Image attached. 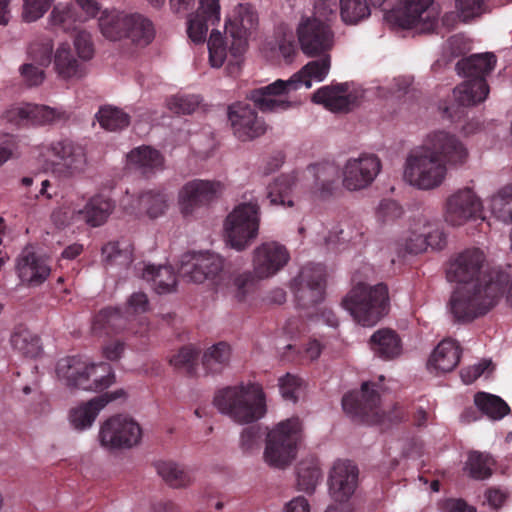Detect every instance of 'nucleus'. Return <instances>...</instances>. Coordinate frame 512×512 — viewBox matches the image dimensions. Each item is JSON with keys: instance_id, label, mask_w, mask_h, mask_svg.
<instances>
[{"instance_id": "nucleus-54", "label": "nucleus", "mask_w": 512, "mask_h": 512, "mask_svg": "<svg viewBox=\"0 0 512 512\" xmlns=\"http://www.w3.org/2000/svg\"><path fill=\"white\" fill-rule=\"evenodd\" d=\"M209 62L212 67L219 68L227 57L224 37L219 31L212 30L208 40Z\"/></svg>"}, {"instance_id": "nucleus-48", "label": "nucleus", "mask_w": 512, "mask_h": 512, "mask_svg": "<svg viewBox=\"0 0 512 512\" xmlns=\"http://www.w3.org/2000/svg\"><path fill=\"white\" fill-rule=\"evenodd\" d=\"M321 478V470L314 459L302 461L297 467V482L300 490L311 493Z\"/></svg>"}, {"instance_id": "nucleus-36", "label": "nucleus", "mask_w": 512, "mask_h": 512, "mask_svg": "<svg viewBox=\"0 0 512 512\" xmlns=\"http://www.w3.org/2000/svg\"><path fill=\"white\" fill-rule=\"evenodd\" d=\"M127 160L131 166L139 169L144 175L160 168L163 164V156L161 153L150 146L134 148L127 155Z\"/></svg>"}, {"instance_id": "nucleus-2", "label": "nucleus", "mask_w": 512, "mask_h": 512, "mask_svg": "<svg viewBox=\"0 0 512 512\" xmlns=\"http://www.w3.org/2000/svg\"><path fill=\"white\" fill-rule=\"evenodd\" d=\"M301 430L302 425L298 417L281 421L269 432L260 425H251L241 432L240 448L244 454L252 455L260 450L263 437L266 435L264 461L270 467L284 469L296 457Z\"/></svg>"}, {"instance_id": "nucleus-41", "label": "nucleus", "mask_w": 512, "mask_h": 512, "mask_svg": "<svg viewBox=\"0 0 512 512\" xmlns=\"http://www.w3.org/2000/svg\"><path fill=\"white\" fill-rule=\"evenodd\" d=\"M230 357V345L226 342H218L205 351L202 365L207 373L218 374L228 365Z\"/></svg>"}, {"instance_id": "nucleus-38", "label": "nucleus", "mask_w": 512, "mask_h": 512, "mask_svg": "<svg viewBox=\"0 0 512 512\" xmlns=\"http://www.w3.org/2000/svg\"><path fill=\"white\" fill-rule=\"evenodd\" d=\"M143 279L151 281L158 294L169 293L176 286V275L171 266L147 265L142 274Z\"/></svg>"}, {"instance_id": "nucleus-42", "label": "nucleus", "mask_w": 512, "mask_h": 512, "mask_svg": "<svg viewBox=\"0 0 512 512\" xmlns=\"http://www.w3.org/2000/svg\"><path fill=\"white\" fill-rule=\"evenodd\" d=\"M127 19L124 12L105 10L98 21L102 35L112 41L122 39Z\"/></svg>"}, {"instance_id": "nucleus-8", "label": "nucleus", "mask_w": 512, "mask_h": 512, "mask_svg": "<svg viewBox=\"0 0 512 512\" xmlns=\"http://www.w3.org/2000/svg\"><path fill=\"white\" fill-rule=\"evenodd\" d=\"M260 207L250 200L235 206L225 220L227 242L238 251L244 250L258 235Z\"/></svg>"}, {"instance_id": "nucleus-43", "label": "nucleus", "mask_w": 512, "mask_h": 512, "mask_svg": "<svg viewBox=\"0 0 512 512\" xmlns=\"http://www.w3.org/2000/svg\"><path fill=\"white\" fill-rule=\"evenodd\" d=\"M293 184V178L288 175H281L273 183L269 184L266 198L269 200L270 205L292 207L294 202L291 200L290 195Z\"/></svg>"}, {"instance_id": "nucleus-63", "label": "nucleus", "mask_w": 512, "mask_h": 512, "mask_svg": "<svg viewBox=\"0 0 512 512\" xmlns=\"http://www.w3.org/2000/svg\"><path fill=\"white\" fill-rule=\"evenodd\" d=\"M74 45L77 50L78 56L83 60H89L92 58L94 54L93 43L91 40V35L82 30L76 31Z\"/></svg>"}, {"instance_id": "nucleus-31", "label": "nucleus", "mask_w": 512, "mask_h": 512, "mask_svg": "<svg viewBox=\"0 0 512 512\" xmlns=\"http://www.w3.org/2000/svg\"><path fill=\"white\" fill-rule=\"evenodd\" d=\"M308 170L314 175L312 193L321 199L330 197L336 189L337 167L333 163H318L310 165Z\"/></svg>"}, {"instance_id": "nucleus-56", "label": "nucleus", "mask_w": 512, "mask_h": 512, "mask_svg": "<svg viewBox=\"0 0 512 512\" xmlns=\"http://www.w3.org/2000/svg\"><path fill=\"white\" fill-rule=\"evenodd\" d=\"M340 2L337 0H315L313 4V14L311 16L304 15L306 18H315L317 21H325L331 25L336 19Z\"/></svg>"}, {"instance_id": "nucleus-4", "label": "nucleus", "mask_w": 512, "mask_h": 512, "mask_svg": "<svg viewBox=\"0 0 512 512\" xmlns=\"http://www.w3.org/2000/svg\"><path fill=\"white\" fill-rule=\"evenodd\" d=\"M309 61L288 80L278 79L273 83L250 91L252 100L262 112H283L293 107V102L287 99L290 91H296L302 86L311 88L312 81L322 82L331 68V57L326 53Z\"/></svg>"}, {"instance_id": "nucleus-23", "label": "nucleus", "mask_w": 512, "mask_h": 512, "mask_svg": "<svg viewBox=\"0 0 512 512\" xmlns=\"http://www.w3.org/2000/svg\"><path fill=\"white\" fill-rule=\"evenodd\" d=\"M289 258V252L283 245L263 243L254 251V273L259 279L273 276L288 263Z\"/></svg>"}, {"instance_id": "nucleus-13", "label": "nucleus", "mask_w": 512, "mask_h": 512, "mask_svg": "<svg viewBox=\"0 0 512 512\" xmlns=\"http://www.w3.org/2000/svg\"><path fill=\"white\" fill-rule=\"evenodd\" d=\"M47 150L59 160L53 167V172L58 176L71 178L85 172L87 155L81 144L65 138L51 142Z\"/></svg>"}, {"instance_id": "nucleus-34", "label": "nucleus", "mask_w": 512, "mask_h": 512, "mask_svg": "<svg viewBox=\"0 0 512 512\" xmlns=\"http://www.w3.org/2000/svg\"><path fill=\"white\" fill-rule=\"evenodd\" d=\"M155 30L152 22L140 14H128L123 38L130 39L133 43L146 46L154 39Z\"/></svg>"}, {"instance_id": "nucleus-32", "label": "nucleus", "mask_w": 512, "mask_h": 512, "mask_svg": "<svg viewBox=\"0 0 512 512\" xmlns=\"http://www.w3.org/2000/svg\"><path fill=\"white\" fill-rule=\"evenodd\" d=\"M370 346L375 355L384 360L394 359L402 351L400 337L394 330L388 328L374 332L370 338Z\"/></svg>"}, {"instance_id": "nucleus-29", "label": "nucleus", "mask_w": 512, "mask_h": 512, "mask_svg": "<svg viewBox=\"0 0 512 512\" xmlns=\"http://www.w3.org/2000/svg\"><path fill=\"white\" fill-rule=\"evenodd\" d=\"M87 364L81 356H68L58 361L56 373L68 387L84 390L87 381Z\"/></svg>"}, {"instance_id": "nucleus-40", "label": "nucleus", "mask_w": 512, "mask_h": 512, "mask_svg": "<svg viewBox=\"0 0 512 512\" xmlns=\"http://www.w3.org/2000/svg\"><path fill=\"white\" fill-rule=\"evenodd\" d=\"M474 403L481 414L491 420H501L510 413V407L502 398L487 392H477Z\"/></svg>"}, {"instance_id": "nucleus-39", "label": "nucleus", "mask_w": 512, "mask_h": 512, "mask_svg": "<svg viewBox=\"0 0 512 512\" xmlns=\"http://www.w3.org/2000/svg\"><path fill=\"white\" fill-rule=\"evenodd\" d=\"M54 66L58 75L63 79L81 77L82 75L81 64L67 43H62L57 48L54 56Z\"/></svg>"}, {"instance_id": "nucleus-51", "label": "nucleus", "mask_w": 512, "mask_h": 512, "mask_svg": "<svg viewBox=\"0 0 512 512\" xmlns=\"http://www.w3.org/2000/svg\"><path fill=\"white\" fill-rule=\"evenodd\" d=\"M198 358L199 351L197 349L192 346H184L170 358V364L189 376H193L196 372Z\"/></svg>"}, {"instance_id": "nucleus-37", "label": "nucleus", "mask_w": 512, "mask_h": 512, "mask_svg": "<svg viewBox=\"0 0 512 512\" xmlns=\"http://www.w3.org/2000/svg\"><path fill=\"white\" fill-rule=\"evenodd\" d=\"M10 342L14 350L24 357L36 358L42 352L40 337L23 326L14 330Z\"/></svg>"}, {"instance_id": "nucleus-15", "label": "nucleus", "mask_w": 512, "mask_h": 512, "mask_svg": "<svg viewBox=\"0 0 512 512\" xmlns=\"http://www.w3.org/2000/svg\"><path fill=\"white\" fill-rule=\"evenodd\" d=\"M296 33L303 53L308 56L321 55L333 47L334 32L325 21L302 16Z\"/></svg>"}, {"instance_id": "nucleus-60", "label": "nucleus", "mask_w": 512, "mask_h": 512, "mask_svg": "<svg viewBox=\"0 0 512 512\" xmlns=\"http://www.w3.org/2000/svg\"><path fill=\"white\" fill-rule=\"evenodd\" d=\"M301 385L302 380L290 373L279 379V389L282 397L292 402L297 401Z\"/></svg>"}, {"instance_id": "nucleus-35", "label": "nucleus", "mask_w": 512, "mask_h": 512, "mask_svg": "<svg viewBox=\"0 0 512 512\" xmlns=\"http://www.w3.org/2000/svg\"><path fill=\"white\" fill-rule=\"evenodd\" d=\"M87 381L84 384L85 391L100 392L110 387L115 382V374L109 363L87 364Z\"/></svg>"}, {"instance_id": "nucleus-57", "label": "nucleus", "mask_w": 512, "mask_h": 512, "mask_svg": "<svg viewBox=\"0 0 512 512\" xmlns=\"http://www.w3.org/2000/svg\"><path fill=\"white\" fill-rule=\"evenodd\" d=\"M200 104L197 95H177L169 99L168 107L176 114H191Z\"/></svg>"}, {"instance_id": "nucleus-7", "label": "nucleus", "mask_w": 512, "mask_h": 512, "mask_svg": "<svg viewBox=\"0 0 512 512\" xmlns=\"http://www.w3.org/2000/svg\"><path fill=\"white\" fill-rule=\"evenodd\" d=\"M447 167L422 146L412 149L405 161L403 178L420 190H432L445 180Z\"/></svg>"}, {"instance_id": "nucleus-30", "label": "nucleus", "mask_w": 512, "mask_h": 512, "mask_svg": "<svg viewBox=\"0 0 512 512\" xmlns=\"http://www.w3.org/2000/svg\"><path fill=\"white\" fill-rule=\"evenodd\" d=\"M461 349L453 339L442 340L434 349L428 360V367L439 372H450L459 363Z\"/></svg>"}, {"instance_id": "nucleus-33", "label": "nucleus", "mask_w": 512, "mask_h": 512, "mask_svg": "<svg viewBox=\"0 0 512 512\" xmlns=\"http://www.w3.org/2000/svg\"><path fill=\"white\" fill-rule=\"evenodd\" d=\"M346 90L343 84L324 86L313 94L312 101L317 104H323L333 112H347L352 101L350 96L345 95Z\"/></svg>"}, {"instance_id": "nucleus-18", "label": "nucleus", "mask_w": 512, "mask_h": 512, "mask_svg": "<svg viewBox=\"0 0 512 512\" xmlns=\"http://www.w3.org/2000/svg\"><path fill=\"white\" fill-rule=\"evenodd\" d=\"M382 168L379 157L363 153L349 158L343 167V186L349 191H358L370 186Z\"/></svg>"}, {"instance_id": "nucleus-17", "label": "nucleus", "mask_w": 512, "mask_h": 512, "mask_svg": "<svg viewBox=\"0 0 512 512\" xmlns=\"http://www.w3.org/2000/svg\"><path fill=\"white\" fill-rule=\"evenodd\" d=\"M228 122L233 135L246 142L262 136L267 129L265 121L258 116L256 109L247 102H235L228 106Z\"/></svg>"}, {"instance_id": "nucleus-21", "label": "nucleus", "mask_w": 512, "mask_h": 512, "mask_svg": "<svg viewBox=\"0 0 512 512\" xmlns=\"http://www.w3.org/2000/svg\"><path fill=\"white\" fill-rule=\"evenodd\" d=\"M483 205L471 188L456 191L446 200L445 220L453 226H460L482 214Z\"/></svg>"}, {"instance_id": "nucleus-45", "label": "nucleus", "mask_w": 512, "mask_h": 512, "mask_svg": "<svg viewBox=\"0 0 512 512\" xmlns=\"http://www.w3.org/2000/svg\"><path fill=\"white\" fill-rule=\"evenodd\" d=\"M492 214L504 223L512 222V184L501 188L489 202Z\"/></svg>"}, {"instance_id": "nucleus-58", "label": "nucleus", "mask_w": 512, "mask_h": 512, "mask_svg": "<svg viewBox=\"0 0 512 512\" xmlns=\"http://www.w3.org/2000/svg\"><path fill=\"white\" fill-rule=\"evenodd\" d=\"M52 52L53 43L49 39L34 42L29 47V54L32 60L41 67H46L51 63Z\"/></svg>"}, {"instance_id": "nucleus-22", "label": "nucleus", "mask_w": 512, "mask_h": 512, "mask_svg": "<svg viewBox=\"0 0 512 512\" xmlns=\"http://www.w3.org/2000/svg\"><path fill=\"white\" fill-rule=\"evenodd\" d=\"M3 119L15 126L46 125L66 118L63 111L45 105L23 104L7 109Z\"/></svg>"}, {"instance_id": "nucleus-55", "label": "nucleus", "mask_w": 512, "mask_h": 512, "mask_svg": "<svg viewBox=\"0 0 512 512\" xmlns=\"http://www.w3.org/2000/svg\"><path fill=\"white\" fill-rule=\"evenodd\" d=\"M455 7L459 18L464 22L478 18L488 11L486 0H455Z\"/></svg>"}, {"instance_id": "nucleus-10", "label": "nucleus", "mask_w": 512, "mask_h": 512, "mask_svg": "<svg viewBox=\"0 0 512 512\" xmlns=\"http://www.w3.org/2000/svg\"><path fill=\"white\" fill-rule=\"evenodd\" d=\"M98 437L101 446L104 448L125 449L139 443L142 430L133 419L123 415H115L103 422Z\"/></svg>"}, {"instance_id": "nucleus-9", "label": "nucleus", "mask_w": 512, "mask_h": 512, "mask_svg": "<svg viewBox=\"0 0 512 512\" xmlns=\"http://www.w3.org/2000/svg\"><path fill=\"white\" fill-rule=\"evenodd\" d=\"M398 2L399 0L390 1L389 9L384 11L388 21L404 29L430 31L435 28L437 14L432 7L433 0H402V7L394 9Z\"/></svg>"}, {"instance_id": "nucleus-16", "label": "nucleus", "mask_w": 512, "mask_h": 512, "mask_svg": "<svg viewBox=\"0 0 512 512\" xmlns=\"http://www.w3.org/2000/svg\"><path fill=\"white\" fill-rule=\"evenodd\" d=\"M257 26L258 14L250 3L239 4L226 22L225 33L232 38L229 52L236 60L246 51L248 36Z\"/></svg>"}, {"instance_id": "nucleus-52", "label": "nucleus", "mask_w": 512, "mask_h": 512, "mask_svg": "<svg viewBox=\"0 0 512 512\" xmlns=\"http://www.w3.org/2000/svg\"><path fill=\"white\" fill-rule=\"evenodd\" d=\"M340 14L344 22L357 23L370 15L366 0H340Z\"/></svg>"}, {"instance_id": "nucleus-19", "label": "nucleus", "mask_w": 512, "mask_h": 512, "mask_svg": "<svg viewBox=\"0 0 512 512\" xmlns=\"http://www.w3.org/2000/svg\"><path fill=\"white\" fill-rule=\"evenodd\" d=\"M225 190V184L217 180L195 179L187 182L179 194V203L183 215H192L197 208L206 206L219 198Z\"/></svg>"}, {"instance_id": "nucleus-44", "label": "nucleus", "mask_w": 512, "mask_h": 512, "mask_svg": "<svg viewBox=\"0 0 512 512\" xmlns=\"http://www.w3.org/2000/svg\"><path fill=\"white\" fill-rule=\"evenodd\" d=\"M155 467L162 479L173 488L185 487L192 480L190 473L175 462L159 461Z\"/></svg>"}, {"instance_id": "nucleus-53", "label": "nucleus", "mask_w": 512, "mask_h": 512, "mask_svg": "<svg viewBox=\"0 0 512 512\" xmlns=\"http://www.w3.org/2000/svg\"><path fill=\"white\" fill-rule=\"evenodd\" d=\"M493 464L494 461L489 455L477 451L469 454L467 462L470 476L479 480L492 475Z\"/></svg>"}, {"instance_id": "nucleus-5", "label": "nucleus", "mask_w": 512, "mask_h": 512, "mask_svg": "<svg viewBox=\"0 0 512 512\" xmlns=\"http://www.w3.org/2000/svg\"><path fill=\"white\" fill-rule=\"evenodd\" d=\"M213 403L221 413L240 424L257 421L266 413L264 392L255 383L220 389Z\"/></svg>"}, {"instance_id": "nucleus-61", "label": "nucleus", "mask_w": 512, "mask_h": 512, "mask_svg": "<svg viewBox=\"0 0 512 512\" xmlns=\"http://www.w3.org/2000/svg\"><path fill=\"white\" fill-rule=\"evenodd\" d=\"M23 18L33 22L41 18L50 8L53 0H23Z\"/></svg>"}, {"instance_id": "nucleus-12", "label": "nucleus", "mask_w": 512, "mask_h": 512, "mask_svg": "<svg viewBox=\"0 0 512 512\" xmlns=\"http://www.w3.org/2000/svg\"><path fill=\"white\" fill-rule=\"evenodd\" d=\"M372 386H375L372 384ZM380 395L370 382H364L359 391H351L342 398L343 410L355 421L376 423L381 419Z\"/></svg>"}, {"instance_id": "nucleus-1", "label": "nucleus", "mask_w": 512, "mask_h": 512, "mask_svg": "<svg viewBox=\"0 0 512 512\" xmlns=\"http://www.w3.org/2000/svg\"><path fill=\"white\" fill-rule=\"evenodd\" d=\"M485 260L483 251L471 248L449 263L447 278L462 284L449 301L450 312L458 322H470L486 314L504 296L509 275L500 269H484Z\"/></svg>"}, {"instance_id": "nucleus-62", "label": "nucleus", "mask_w": 512, "mask_h": 512, "mask_svg": "<svg viewBox=\"0 0 512 512\" xmlns=\"http://www.w3.org/2000/svg\"><path fill=\"white\" fill-rule=\"evenodd\" d=\"M257 284L255 276L251 272L238 275L234 280L236 287L235 297L242 302L255 289Z\"/></svg>"}, {"instance_id": "nucleus-25", "label": "nucleus", "mask_w": 512, "mask_h": 512, "mask_svg": "<svg viewBox=\"0 0 512 512\" xmlns=\"http://www.w3.org/2000/svg\"><path fill=\"white\" fill-rule=\"evenodd\" d=\"M17 272L20 280L30 287L44 283L51 274L48 258L25 248L17 260Z\"/></svg>"}, {"instance_id": "nucleus-20", "label": "nucleus", "mask_w": 512, "mask_h": 512, "mask_svg": "<svg viewBox=\"0 0 512 512\" xmlns=\"http://www.w3.org/2000/svg\"><path fill=\"white\" fill-rule=\"evenodd\" d=\"M223 265V259L219 255L186 254L181 260L178 272L190 282L203 283L205 280H212L216 284L222 278Z\"/></svg>"}, {"instance_id": "nucleus-24", "label": "nucleus", "mask_w": 512, "mask_h": 512, "mask_svg": "<svg viewBox=\"0 0 512 512\" xmlns=\"http://www.w3.org/2000/svg\"><path fill=\"white\" fill-rule=\"evenodd\" d=\"M358 484V468L349 460L334 463L329 476V490L335 501L345 502Z\"/></svg>"}, {"instance_id": "nucleus-3", "label": "nucleus", "mask_w": 512, "mask_h": 512, "mask_svg": "<svg viewBox=\"0 0 512 512\" xmlns=\"http://www.w3.org/2000/svg\"><path fill=\"white\" fill-rule=\"evenodd\" d=\"M497 63L496 56L491 52L473 54L459 60L456 70L459 75L467 78L453 90L454 104L443 107V114L451 121H457L464 114L465 107L483 102L489 94L486 76Z\"/></svg>"}, {"instance_id": "nucleus-26", "label": "nucleus", "mask_w": 512, "mask_h": 512, "mask_svg": "<svg viewBox=\"0 0 512 512\" xmlns=\"http://www.w3.org/2000/svg\"><path fill=\"white\" fill-rule=\"evenodd\" d=\"M126 393L123 389L114 392H107L99 395L86 403L72 408L69 413L71 425L77 430L89 428L95 421L99 412L110 402L125 397Z\"/></svg>"}, {"instance_id": "nucleus-59", "label": "nucleus", "mask_w": 512, "mask_h": 512, "mask_svg": "<svg viewBox=\"0 0 512 512\" xmlns=\"http://www.w3.org/2000/svg\"><path fill=\"white\" fill-rule=\"evenodd\" d=\"M402 206L393 199H383L376 209V217L386 223L400 218L403 214Z\"/></svg>"}, {"instance_id": "nucleus-49", "label": "nucleus", "mask_w": 512, "mask_h": 512, "mask_svg": "<svg viewBox=\"0 0 512 512\" xmlns=\"http://www.w3.org/2000/svg\"><path fill=\"white\" fill-rule=\"evenodd\" d=\"M52 26L64 32L77 31L78 20L71 5L58 4L50 15Z\"/></svg>"}, {"instance_id": "nucleus-50", "label": "nucleus", "mask_w": 512, "mask_h": 512, "mask_svg": "<svg viewBox=\"0 0 512 512\" xmlns=\"http://www.w3.org/2000/svg\"><path fill=\"white\" fill-rule=\"evenodd\" d=\"M123 316L119 308H105L95 315L93 320V330H103L109 333L110 330L124 329L122 325Z\"/></svg>"}, {"instance_id": "nucleus-6", "label": "nucleus", "mask_w": 512, "mask_h": 512, "mask_svg": "<svg viewBox=\"0 0 512 512\" xmlns=\"http://www.w3.org/2000/svg\"><path fill=\"white\" fill-rule=\"evenodd\" d=\"M388 288L384 284L369 286L359 282L342 300V306L362 326L375 325L388 310Z\"/></svg>"}, {"instance_id": "nucleus-11", "label": "nucleus", "mask_w": 512, "mask_h": 512, "mask_svg": "<svg viewBox=\"0 0 512 512\" xmlns=\"http://www.w3.org/2000/svg\"><path fill=\"white\" fill-rule=\"evenodd\" d=\"M326 285V268L323 264H307L293 280L292 288L297 304L308 308L321 302Z\"/></svg>"}, {"instance_id": "nucleus-27", "label": "nucleus", "mask_w": 512, "mask_h": 512, "mask_svg": "<svg viewBox=\"0 0 512 512\" xmlns=\"http://www.w3.org/2000/svg\"><path fill=\"white\" fill-rule=\"evenodd\" d=\"M220 21L219 0H199V8L195 16L188 20L187 33L196 44L203 43L209 26Z\"/></svg>"}, {"instance_id": "nucleus-47", "label": "nucleus", "mask_w": 512, "mask_h": 512, "mask_svg": "<svg viewBox=\"0 0 512 512\" xmlns=\"http://www.w3.org/2000/svg\"><path fill=\"white\" fill-rule=\"evenodd\" d=\"M139 206L150 218H157L167 208L168 195L162 190H148L139 196Z\"/></svg>"}, {"instance_id": "nucleus-14", "label": "nucleus", "mask_w": 512, "mask_h": 512, "mask_svg": "<svg viewBox=\"0 0 512 512\" xmlns=\"http://www.w3.org/2000/svg\"><path fill=\"white\" fill-rule=\"evenodd\" d=\"M421 146L446 167L461 166L466 163L469 156L462 141L455 134L443 130L427 135Z\"/></svg>"}, {"instance_id": "nucleus-64", "label": "nucleus", "mask_w": 512, "mask_h": 512, "mask_svg": "<svg viewBox=\"0 0 512 512\" xmlns=\"http://www.w3.org/2000/svg\"><path fill=\"white\" fill-rule=\"evenodd\" d=\"M418 241H420V244L417 248L413 249L410 245L408 246L411 252L419 253L425 250L427 246L440 250L446 243L444 234L438 230L429 233L425 237H419Z\"/></svg>"}, {"instance_id": "nucleus-46", "label": "nucleus", "mask_w": 512, "mask_h": 512, "mask_svg": "<svg viewBox=\"0 0 512 512\" xmlns=\"http://www.w3.org/2000/svg\"><path fill=\"white\" fill-rule=\"evenodd\" d=\"M96 118L101 127L108 131L122 130L130 123L128 114L112 106L101 107L96 114Z\"/></svg>"}, {"instance_id": "nucleus-28", "label": "nucleus", "mask_w": 512, "mask_h": 512, "mask_svg": "<svg viewBox=\"0 0 512 512\" xmlns=\"http://www.w3.org/2000/svg\"><path fill=\"white\" fill-rule=\"evenodd\" d=\"M115 208L109 197L98 194L91 197L82 209L73 211L74 220H82L91 227L102 226Z\"/></svg>"}]
</instances>
